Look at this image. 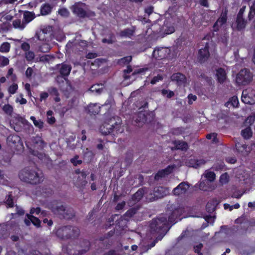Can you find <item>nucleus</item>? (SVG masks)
Returning <instances> with one entry per match:
<instances>
[{"label": "nucleus", "instance_id": "nucleus-1", "mask_svg": "<svg viewBox=\"0 0 255 255\" xmlns=\"http://www.w3.org/2000/svg\"><path fill=\"white\" fill-rule=\"evenodd\" d=\"M184 212V208L181 206L172 208L168 217V221L171 224H175L178 220H180L181 216ZM152 232L160 233L164 231L167 228V217L161 215L155 219H152L150 225Z\"/></svg>", "mask_w": 255, "mask_h": 255}, {"label": "nucleus", "instance_id": "nucleus-2", "mask_svg": "<svg viewBox=\"0 0 255 255\" xmlns=\"http://www.w3.org/2000/svg\"><path fill=\"white\" fill-rule=\"evenodd\" d=\"M21 181L31 185H37L43 181V175L35 166H26L21 169L18 174Z\"/></svg>", "mask_w": 255, "mask_h": 255}, {"label": "nucleus", "instance_id": "nucleus-3", "mask_svg": "<svg viewBox=\"0 0 255 255\" xmlns=\"http://www.w3.org/2000/svg\"><path fill=\"white\" fill-rule=\"evenodd\" d=\"M122 125V122L120 117H113L104 122L100 126V130L103 135L111 134L116 136L124 131Z\"/></svg>", "mask_w": 255, "mask_h": 255}, {"label": "nucleus", "instance_id": "nucleus-4", "mask_svg": "<svg viewBox=\"0 0 255 255\" xmlns=\"http://www.w3.org/2000/svg\"><path fill=\"white\" fill-rule=\"evenodd\" d=\"M47 206L54 214L58 216L60 219L69 220L74 216L72 208L66 207L58 200L51 201L48 204Z\"/></svg>", "mask_w": 255, "mask_h": 255}, {"label": "nucleus", "instance_id": "nucleus-5", "mask_svg": "<svg viewBox=\"0 0 255 255\" xmlns=\"http://www.w3.org/2000/svg\"><path fill=\"white\" fill-rule=\"evenodd\" d=\"M56 236L62 240L75 238L79 236L80 230L76 227L65 226L57 229Z\"/></svg>", "mask_w": 255, "mask_h": 255}, {"label": "nucleus", "instance_id": "nucleus-6", "mask_svg": "<svg viewBox=\"0 0 255 255\" xmlns=\"http://www.w3.org/2000/svg\"><path fill=\"white\" fill-rule=\"evenodd\" d=\"M72 69L70 65L65 63H62L56 64L54 67L53 70L56 73H58L59 75H57L56 80L58 81L60 78H63L65 80L67 79Z\"/></svg>", "mask_w": 255, "mask_h": 255}, {"label": "nucleus", "instance_id": "nucleus-7", "mask_svg": "<svg viewBox=\"0 0 255 255\" xmlns=\"http://www.w3.org/2000/svg\"><path fill=\"white\" fill-rule=\"evenodd\" d=\"M253 77L250 70L245 68L241 70L237 74L236 82L239 85H246L252 80Z\"/></svg>", "mask_w": 255, "mask_h": 255}, {"label": "nucleus", "instance_id": "nucleus-8", "mask_svg": "<svg viewBox=\"0 0 255 255\" xmlns=\"http://www.w3.org/2000/svg\"><path fill=\"white\" fill-rule=\"evenodd\" d=\"M82 4L83 3L81 4H78L73 5L72 9L74 14H75L78 17L82 18L94 17L95 16L96 14L95 12L90 10H85L82 6Z\"/></svg>", "mask_w": 255, "mask_h": 255}, {"label": "nucleus", "instance_id": "nucleus-9", "mask_svg": "<svg viewBox=\"0 0 255 255\" xmlns=\"http://www.w3.org/2000/svg\"><path fill=\"white\" fill-rule=\"evenodd\" d=\"M209 43L207 42L204 48H201L198 51L197 60L200 64L207 62L210 57Z\"/></svg>", "mask_w": 255, "mask_h": 255}, {"label": "nucleus", "instance_id": "nucleus-10", "mask_svg": "<svg viewBox=\"0 0 255 255\" xmlns=\"http://www.w3.org/2000/svg\"><path fill=\"white\" fill-rule=\"evenodd\" d=\"M221 229L224 230L225 233L227 235H232L238 231L242 230V234L246 235L248 230V227L245 226H233L230 228H228L226 226H222Z\"/></svg>", "mask_w": 255, "mask_h": 255}, {"label": "nucleus", "instance_id": "nucleus-11", "mask_svg": "<svg viewBox=\"0 0 255 255\" xmlns=\"http://www.w3.org/2000/svg\"><path fill=\"white\" fill-rule=\"evenodd\" d=\"M190 185L187 182H182L174 188L173 193L176 196L184 194L186 193Z\"/></svg>", "mask_w": 255, "mask_h": 255}, {"label": "nucleus", "instance_id": "nucleus-12", "mask_svg": "<svg viewBox=\"0 0 255 255\" xmlns=\"http://www.w3.org/2000/svg\"><path fill=\"white\" fill-rule=\"evenodd\" d=\"M216 77L217 82L220 84H223L227 79V73L223 68L220 67L216 70Z\"/></svg>", "mask_w": 255, "mask_h": 255}, {"label": "nucleus", "instance_id": "nucleus-13", "mask_svg": "<svg viewBox=\"0 0 255 255\" xmlns=\"http://www.w3.org/2000/svg\"><path fill=\"white\" fill-rule=\"evenodd\" d=\"M171 79L172 81L176 82L178 85H181L186 82V77L181 73L173 74L171 77Z\"/></svg>", "mask_w": 255, "mask_h": 255}, {"label": "nucleus", "instance_id": "nucleus-14", "mask_svg": "<svg viewBox=\"0 0 255 255\" xmlns=\"http://www.w3.org/2000/svg\"><path fill=\"white\" fill-rule=\"evenodd\" d=\"M136 30L135 26H132L131 28H125L120 32L119 35L121 37L131 38L134 35Z\"/></svg>", "mask_w": 255, "mask_h": 255}, {"label": "nucleus", "instance_id": "nucleus-15", "mask_svg": "<svg viewBox=\"0 0 255 255\" xmlns=\"http://www.w3.org/2000/svg\"><path fill=\"white\" fill-rule=\"evenodd\" d=\"M101 107L97 104H89L86 109L87 113L91 116H95L100 112Z\"/></svg>", "mask_w": 255, "mask_h": 255}, {"label": "nucleus", "instance_id": "nucleus-16", "mask_svg": "<svg viewBox=\"0 0 255 255\" xmlns=\"http://www.w3.org/2000/svg\"><path fill=\"white\" fill-rule=\"evenodd\" d=\"M218 204L217 200L215 198L209 200L206 206V210L207 212L212 213L216 209V207Z\"/></svg>", "mask_w": 255, "mask_h": 255}, {"label": "nucleus", "instance_id": "nucleus-17", "mask_svg": "<svg viewBox=\"0 0 255 255\" xmlns=\"http://www.w3.org/2000/svg\"><path fill=\"white\" fill-rule=\"evenodd\" d=\"M53 6L49 3H44L41 6L40 12V14L45 16L51 13Z\"/></svg>", "mask_w": 255, "mask_h": 255}, {"label": "nucleus", "instance_id": "nucleus-18", "mask_svg": "<svg viewBox=\"0 0 255 255\" xmlns=\"http://www.w3.org/2000/svg\"><path fill=\"white\" fill-rule=\"evenodd\" d=\"M116 220L115 223L116 226H120V222L123 221L122 217H120L119 214L112 215L108 220V223L109 224V227H110L112 225H114V221Z\"/></svg>", "mask_w": 255, "mask_h": 255}, {"label": "nucleus", "instance_id": "nucleus-19", "mask_svg": "<svg viewBox=\"0 0 255 255\" xmlns=\"http://www.w3.org/2000/svg\"><path fill=\"white\" fill-rule=\"evenodd\" d=\"M206 161L203 159H190L188 161L189 166L198 168L206 163Z\"/></svg>", "mask_w": 255, "mask_h": 255}, {"label": "nucleus", "instance_id": "nucleus-20", "mask_svg": "<svg viewBox=\"0 0 255 255\" xmlns=\"http://www.w3.org/2000/svg\"><path fill=\"white\" fill-rule=\"evenodd\" d=\"M173 144L174 145L173 148L176 150L180 149L182 151H186L188 148L187 143L184 141L175 140L173 141Z\"/></svg>", "mask_w": 255, "mask_h": 255}, {"label": "nucleus", "instance_id": "nucleus-21", "mask_svg": "<svg viewBox=\"0 0 255 255\" xmlns=\"http://www.w3.org/2000/svg\"><path fill=\"white\" fill-rule=\"evenodd\" d=\"M241 99L242 102L247 104H252L254 103V100L250 97L248 89L243 91Z\"/></svg>", "mask_w": 255, "mask_h": 255}, {"label": "nucleus", "instance_id": "nucleus-22", "mask_svg": "<svg viewBox=\"0 0 255 255\" xmlns=\"http://www.w3.org/2000/svg\"><path fill=\"white\" fill-rule=\"evenodd\" d=\"M35 18V13L33 12L25 11L23 13V21L26 25Z\"/></svg>", "mask_w": 255, "mask_h": 255}, {"label": "nucleus", "instance_id": "nucleus-23", "mask_svg": "<svg viewBox=\"0 0 255 255\" xmlns=\"http://www.w3.org/2000/svg\"><path fill=\"white\" fill-rule=\"evenodd\" d=\"M236 23L237 25V30L238 31H241L245 28L247 24V21L244 17H237Z\"/></svg>", "mask_w": 255, "mask_h": 255}, {"label": "nucleus", "instance_id": "nucleus-24", "mask_svg": "<svg viewBox=\"0 0 255 255\" xmlns=\"http://www.w3.org/2000/svg\"><path fill=\"white\" fill-rule=\"evenodd\" d=\"M236 148L237 151L243 155H248L249 152V151L247 150L248 145L246 144L238 142L236 144Z\"/></svg>", "mask_w": 255, "mask_h": 255}, {"label": "nucleus", "instance_id": "nucleus-25", "mask_svg": "<svg viewBox=\"0 0 255 255\" xmlns=\"http://www.w3.org/2000/svg\"><path fill=\"white\" fill-rule=\"evenodd\" d=\"M154 196L157 198L163 197L166 194V188L162 186L157 187L154 189Z\"/></svg>", "mask_w": 255, "mask_h": 255}, {"label": "nucleus", "instance_id": "nucleus-26", "mask_svg": "<svg viewBox=\"0 0 255 255\" xmlns=\"http://www.w3.org/2000/svg\"><path fill=\"white\" fill-rule=\"evenodd\" d=\"M4 203L7 208H12L14 207L13 197L11 192H9L8 194L5 196Z\"/></svg>", "mask_w": 255, "mask_h": 255}, {"label": "nucleus", "instance_id": "nucleus-27", "mask_svg": "<svg viewBox=\"0 0 255 255\" xmlns=\"http://www.w3.org/2000/svg\"><path fill=\"white\" fill-rule=\"evenodd\" d=\"M48 92L50 95L55 97L54 100L56 102L60 101L59 93L56 88L53 87H50L48 89Z\"/></svg>", "mask_w": 255, "mask_h": 255}, {"label": "nucleus", "instance_id": "nucleus-28", "mask_svg": "<svg viewBox=\"0 0 255 255\" xmlns=\"http://www.w3.org/2000/svg\"><path fill=\"white\" fill-rule=\"evenodd\" d=\"M108 38H104L102 39V42L103 43H107L109 44H113L116 41V37L115 34L111 31H109L107 34Z\"/></svg>", "mask_w": 255, "mask_h": 255}, {"label": "nucleus", "instance_id": "nucleus-29", "mask_svg": "<svg viewBox=\"0 0 255 255\" xmlns=\"http://www.w3.org/2000/svg\"><path fill=\"white\" fill-rule=\"evenodd\" d=\"M12 26L15 29L22 30L26 27L23 20L21 21L20 19L17 18L12 21Z\"/></svg>", "mask_w": 255, "mask_h": 255}, {"label": "nucleus", "instance_id": "nucleus-30", "mask_svg": "<svg viewBox=\"0 0 255 255\" xmlns=\"http://www.w3.org/2000/svg\"><path fill=\"white\" fill-rule=\"evenodd\" d=\"M144 194V190L140 188L132 196V199L133 201L138 202L142 198Z\"/></svg>", "mask_w": 255, "mask_h": 255}, {"label": "nucleus", "instance_id": "nucleus-31", "mask_svg": "<svg viewBox=\"0 0 255 255\" xmlns=\"http://www.w3.org/2000/svg\"><path fill=\"white\" fill-rule=\"evenodd\" d=\"M227 14L228 10L226 9L221 13L220 17L215 22V25L217 24V23H219L220 25H223L225 24L227 20Z\"/></svg>", "mask_w": 255, "mask_h": 255}, {"label": "nucleus", "instance_id": "nucleus-32", "mask_svg": "<svg viewBox=\"0 0 255 255\" xmlns=\"http://www.w3.org/2000/svg\"><path fill=\"white\" fill-rule=\"evenodd\" d=\"M7 139L9 142H12L14 145H16V144L18 145V144L22 145L21 138L17 135L13 134L9 136L7 138Z\"/></svg>", "mask_w": 255, "mask_h": 255}, {"label": "nucleus", "instance_id": "nucleus-33", "mask_svg": "<svg viewBox=\"0 0 255 255\" xmlns=\"http://www.w3.org/2000/svg\"><path fill=\"white\" fill-rule=\"evenodd\" d=\"M26 216L29 220H30L31 222L32 223V224L33 225H34L35 226H36L37 228H39L40 227L41 221L38 218H37L33 215H31L29 214H27L26 215Z\"/></svg>", "mask_w": 255, "mask_h": 255}, {"label": "nucleus", "instance_id": "nucleus-34", "mask_svg": "<svg viewBox=\"0 0 255 255\" xmlns=\"http://www.w3.org/2000/svg\"><path fill=\"white\" fill-rule=\"evenodd\" d=\"M146 116L143 113L140 112L137 114L136 118L135 119L136 123L143 124L146 122Z\"/></svg>", "mask_w": 255, "mask_h": 255}, {"label": "nucleus", "instance_id": "nucleus-35", "mask_svg": "<svg viewBox=\"0 0 255 255\" xmlns=\"http://www.w3.org/2000/svg\"><path fill=\"white\" fill-rule=\"evenodd\" d=\"M243 137L246 139L250 138L253 135V132L250 128H247L242 130Z\"/></svg>", "mask_w": 255, "mask_h": 255}, {"label": "nucleus", "instance_id": "nucleus-36", "mask_svg": "<svg viewBox=\"0 0 255 255\" xmlns=\"http://www.w3.org/2000/svg\"><path fill=\"white\" fill-rule=\"evenodd\" d=\"M131 60V56H126L119 59L118 61V64L120 65H128L130 62Z\"/></svg>", "mask_w": 255, "mask_h": 255}, {"label": "nucleus", "instance_id": "nucleus-37", "mask_svg": "<svg viewBox=\"0 0 255 255\" xmlns=\"http://www.w3.org/2000/svg\"><path fill=\"white\" fill-rule=\"evenodd\" d=\"M10 44L7 42L2 43L0 46V52L1 53H7L9 51Z\"/></svg>", "mask_w": 255, "mask_h": 255}, {"label": "nucleus", "instance_id": "nucleus-38", "mask_svg": "<svg viewBox=\"0 0 255 255\" xmlns=\"http://www.w3.org/2000/svg\"><path fill=\"white\" fill-rule=\"evenodd\" d=\"M30 119L33 122L34 125L38 128L39 129H42L43 128L44 123L40 120H36L34 116H31Z\"/></svg>", "mask_w": 255, "mask_h": 255}, {"label": "nucleus", "instance_id": "nucleus-39", "mask_svg": "<svg viewBox=\"0 0 255 255\" xmlns=\"http://www.w3.org/2000/svg\"><path fill=\"white\" fill-rule=\"evenodd\" d=\"M137 212V209L135 208H131L129 209L124 215L126 219V217L131 218L133 217Z\"/></svg>", "mask_w": 255, "mask_h": 255}, {"label": "nucleus", "instance_id": "nucleus-40", "mask_svg": "<svg viewBox=\"0 0 255 255\" xmlns=\"http://www.w3.org/2000/svg\"><path fill=\"white\" fill-rule=\"evenodd\" d=\"M2 109L6 114L9 116H11L12 115L13 110L12 106L9 104L4 105Z\"/></svg>", "mask_w": 255, "mask_h": 255}, {"label": "nucleus", "instance_id": "nucleus-41", "mask_svg": "<svg viewBox=\"0 0 255 255\" xmlns=\"http://www.w3.org/2000/svg\"><path fill=\"white\" fill-rule=\"evenodd\" d=\"M206 138L208 139H212V143L217 144L219 142V139L217 138V133L215 132L210 133L206 135Z\"/></svg>", "mask_w": 255, "mask_h": 255}, {"label": "nucleus", "instance_id": "nucleus-42", "mask_svg": "<svg viewBox=\"0 0 255 255\" xmlns=\"http://www.w3.org/2000/svg\"><path fill=\"white\" fill-rule=\"evenodd\" d=\"M205 177L210 182H213L215 180L216 174L214 172L212 171H207L205 175Z\"/></svg>", "mask_w": 255, "mask_h": 255}, {"label": "nucleus", "instance_id": "nucleus-43", "mask_svg": "<svg viewBox=\"0 0 255 255\" xmlns=\"http://www.w3.org/2000/svg\"><path fill=\"white\" fill-rule=\"evenodd\" d=\"M229 181V176L227 172L222 174L220 177V182L222 184L227 183Z\"/></svg>", "mask_w": 255, "mask_h": 255}, {"label": "nucleus", "instance_id": "nucleus-44", "mask_svg": "<svg viewBox=\"0 0 255 255\" xmlns=\"http://www.w3.org/2000/svg\"><path fill=\"white\" fill-rule=\"evenodd\" d=\"M161 94L163 96L166 95V97L168 99H170L174 96V93L173 91L165 89L161 90Z\"/></svg>", "mask_w": 255, "mask_h": 255}, {"label": "nucleus", "instance_id": "nucleus-45", "mask_svg": "<svg viewBox=\"0 0 255 255\" xmlns=\"http://www.w3.org/2000/svg\"><path fill=\"white\" fill-rule=\"evenodd\" d=\"M229 102L234 107H238L239 104L238 98L237 96H234L229 99Z\"/></svg>", "mask_w": 255, "mask_h": 255}, {"label": "nucleus", "instance_id": "nucleus-46", "mask_svg": "<svg viewBox=\"0 0 255 255\" xmlns=\"http://www.w3.org/2000/svg\"><path fill=\"white\" fill-rule=\"evenodd\" d=\"M18 89L17 84L13 83L8 88V92L10 94H14L16 92Z\"/></svg>", "mask_w": 255, "mask_h": 255}, {"label": "nucleus", "instance_id": "nucleus-47", "mask_svg": "<svg viewBox=\"0 0 255 255\" xmlns=\"http://www.w3.org/2000/svg\"><path fill=\"white\" fill-rule=\"evenodd\" d=\"M79 156L76 155L73 158L70 159L71 162L73 164L74 166H77L82 163V160L78 159Z\"/></svg>", "mask_w": 255, "mask_h": 255}, {"label": "nucleus", "instance_id": "nucleus-48", "mask_svg": "<svg viewBox=\"0 0 255 255\" xmlns=\"http://www.w3.org/2000/svg\"><path fill=\"white\" fill-rule=\"evenodd\" d=\"M35 57L34 53L33 51H28L25 52V58L28 61H32Z\"/></svg>", "mask_w": 255, "mask_h": 255}, {"label": "nucleus", "instance_id": "nucleus-49", "mask_svg": "<svg viewBox=\"0 0 255 255\" xmlns=\"http://www.w3.org/2000/svg\"><path fill=\"white\" fill-rule=\"evenodd\" d=\"M167 175V173L165 172L163 169L159 170L155 175L154 178L155 180H159L160 178L165 177Z\"/></svg>", "mask_w": 255, "mask_h": 255}, {"label": "nucleus", "instance_id": "nucleus-50", "mask_svg": "<svg viewBox=\"0 0 255 255\" xmlns=\"http://www.w3.org/2000/svg\"><path fill=\"white\" fill-rule=\"evenodd\" d=\"M39 49L41 52L46 53L48 52L50 48L49 44L43 43L39 46Z\"/></svg>", "mask_w": 255, "mask_h": 255}, {"label": "nucleus", "instance_id": "nucleus-51", "mask_svg": "<svg viewBox=\"0 0 255 255\" xmlns=\"http://www.w3.org/2000/svg\"><path fill=\"white\" fill-rule=\"evenodd\" d=\"M9 59L4 56L0 57V66L4 67L9 64Z\"/></svg>", "mask_w": 255, "mask_h": 255}, {"label": "nucleus", "instance_id": "nucleus-52", "mask_svg": "<svg viewBox=\"0 0 255 255\" xmlns=\"http://www.w3.org/2000/svg\"><path fill=\"white\" fill-rule=\"evenodd\" d=\"M99 85H93L91 86L90 90L94 92H95L98 94H100L103 91L102 88H99Z\"/></svg>", "mask_w": 255, "mask_h": 255}, {"label": "nucleus", "instance_id": "nucleus-53", "mask_svg": "<svg viewBox=\"0 0 255 255\" xmlns=\"http://www.w3.org/2000/svg\"><path fill=\"white\" fill-rule=\"evenodd\" d=\"M163 79V77L160 75H158L156 76L153 77V78L151 79L150 81V83L152 85L155 84L157 82H159V81H161Z\"/></svg>", "mask_w": 255, "mask_h": 255}, {"label": "nucleus", "instance_id": "nucleus-54", "mask_svg": "<svg viewBox=\"0 0 255 255\" xmlns=\"http://www.w3.org/2000/svg\"><path fill=\"white\" fill-rule=\"evenodd\" d=\"M41 212V208L40 207L34 208L32 207L30 209V215H32L35 214L36 215H38Z\"/></svg>", "mask_w": 255, "mask_h": 255}, {"label": "nucleus", "instance_id": "nucleus-55", "mask_svg": "<svg viewBox=\"0 0 255 255\" xmlns=\"http://www.w3.org/2000/svg\"><path fill=\"white\" fill-rule=\"evenodd\" d=\"M255 16V9L253 7H250V11L248 14V19L249 20H251L254 18Z\"/></svg>", "mask_w": 255, "mask_h": 255}, {"label": "nucleus", "instance_id": "nucleus-56", "mask_svg": "<svg viewBox=\"0 0 255 255\" xmlns=\"http://www.w3.org/2000/svg\"><path fill=\"white\" fill-rule=\"evenodd\" d=\"M126 206V202L123 201L121 203H118L115 207L116 211H120L124 208Z\"/></svg>", "mask_w": 255, "mask_h": 255}, {"label": "nucleus", "instance_id": "nucleus-57", "mask_svg": "<svg viewBox=\"0 0 255 255\" xmlns=\"http://www.w3.org/2000/svg\"><path fill=\"white\" fill-rule=\"evenodd\" d=\"M188 104L191 105L193 103V101H195L197 100V96L196 95L190 94L188 96Z\"/></svg>", "mask_w": 255, "mask_h": 255}, {"label": "nucleus", "instance_id": "nucleus-58", "mask_svg": "<svg viewBox=\"0 0 255 255\" xmlns=\"http://www.w3.org/2000/svg\"><path fill=\"white\" fill-rule=\"evenodd\" d=\"M202 247L203 245L202 244H200L199 245L196 246L194 247L195 252L197 253L198 255H203L202 253H201Z\"/></svg>", "mask_w": 255, "mask_h": 255}, {"label": "nucleus", "instance_id": "nucleus-59", "mask_svg": "<svg viewBox=\"0 0 255 255\" xmlns=\"http://www.w3.org/2000/svg\"><path fill=\"white\" fill-rule=\"evenodd\" d=\"M58 13L62 16H67L69 12L66 8H62L58 10Z\"/></svg>", "mask_w": 255, "mask_h": 255}, {"label": "nucleus", "instance_id": "nucleus-60", "mask_svg": "<svg viewBox=\"0 0 255 255\" xmlns=\"http://www.w3.org/2000/svg\"><path fill=\"white\" fill-rule=\"evenodd\" d=\"M21 49L24 51H26V52H27L28 51H29V49H30V45L29 44L27 43V42H23V43H22V44L21 45Z\"/></svg>", "mask_w": 255, "mask_h": 255}, {"label": "nucleus", "instance_id": "nucleus-61", "mask_svg": "<svg viewBox=\"0 0 255 255\" xmlns=\"http://www.w3.org/2000/svg\"><path fill=\"white\" fill-rule=\"evenodd\" d=\"M49 94L47 92H42L40 94V99L39 100L40 102H42L43 100H45L48 97Z\"/></svg>", "mask_w": 255, "mask_h": 255}, {"label": "nucleus", "instance_id": "nucleus-62", "mask_svg": "<svg viewBox=\"0 0 255 255\" xmlns=\"http://www.w3.org/2000/svg\"><path fill=\"white\" fill-rule=\"evenodd\" d=\"M98 141L99 142L98 144H97L96 147L99 150H102L104 149V144L103 143V141L101 139H98Z\"/></svg>", "mask_w": 255, "mask_h": 255}, {"label": "nucleus", "instance_id": "nucleus-63", "mask_svg": "<svg viewBox=\"0 0 255 255\" xmlns=\"http://www.w3.org/2000/svg\"><path fill=\"white\" fill-rule=\"evenodd\" d=\"M33 73V70L31 67H28L25 71V75L27 78H31Z\"/></svg>", "mask_w": 255, "mask_h": 255}, {"label": "nucleus", "instance_id": "nucleus-64", "mask_svg": "<svg viewBox=\"0 0 255 255\" xmlns=\"http://www.w3.org/2000/svg\"><path fill=\"white\" fill-rule=\"evenodd\" d=\"M173 166H170V165H168L166 168H165V169H163L165 172L166 173H167V175L171 173L173 171Z\"/></svg>", "mask_w": 255, "mask_h": 255}]
</instances>
